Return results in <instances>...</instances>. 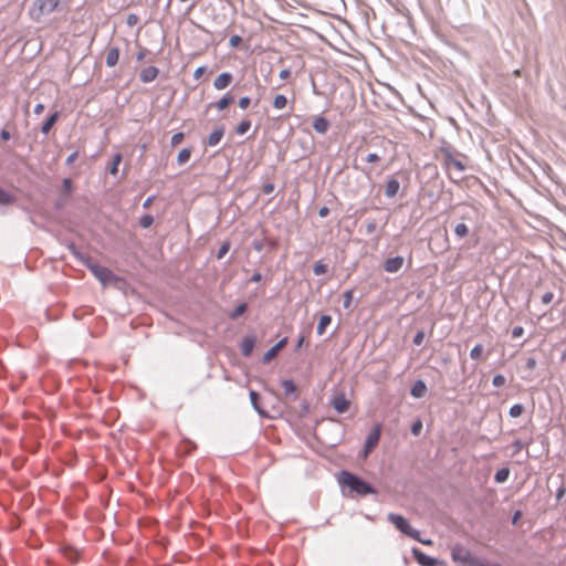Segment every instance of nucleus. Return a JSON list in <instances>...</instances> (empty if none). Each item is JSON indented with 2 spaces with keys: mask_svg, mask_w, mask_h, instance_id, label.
Listing matches in <instances>:
<instances>
[{
  "mask_svg": "<svg viewBox=\"0 0 566 566\" xmlns=\"http://www.w3.org/2000/svg\"><path fill=\"white\" fill-rule=\"evenodd\" d=\"M338 483L343 490L348 489L350 493L359 496L377 493V490L370 483L346 470L339 472Z\"/></svg>",
  "mask_w": 566,
  "mask_h": 566,
  "instance_id": "nucleus-1",
  "label": "nucleus"
},
{
  "mask_svg": "<svg viewBox=\"0 0 566 566\" xmlns=\"http://www.w3.org/2000/svg\"><path fill=\"white\" fill-rule=\"evenodd\" d=\"M60 0H35L29 9L31 20L39 22L43 15H48L55 11Z\"/></svg>",
  "mask_w": 566,
  "mask_h": 566,
  "instance_id": "nucleus-2",
  "label": "nucleus"
},
{
  "mask_svg": "<svg viewBox=\"0 0 566 566\" xmlns=\"http://www.w3.org/2000/svg\"><path fill=\"white\" fill-rule=\"evenodd\" d=\"M82 264L86 266L103 285H107L115 280L114 273L108 268L102 266L90 256L85 259Z\"/></svg>",
  "mask_w": 566,
  "mask_h": 566,
  "instance_id": "nucleus-3",
  "label": "nucleus"
},
{
  "mask_svg": "<svg viewBox=\"0 0 566 566\" xmlns=\"http://www.w3.org/2000/svg\"><path fill=\"white\" fill-rule=\"evenodd\" d=\"M387 518L403 535L412 539H419V531L413 528L403 515L389 513Z\"/></svg>",
  "mask_w": 566,
  "mask_h": 566,
  "instance_id": "nucleus-4",
  "label": "nucleus"
},
{
  "mask_svg": "<svg viewBox=\"0 0 566 566\" xmlns=\"http://www.w3.org/2000/svg\"><path fill=\"white\" fill-rule=\"evenodd\" d=\"M451 558L460 566H476L478 564V558L461 544H455L451 548Z\"/></svg>",
  "mask_w": 566,
  "mask_h": 566,
  "instance_id": "nucleus-5",
  "label": "nucleus"
},
{
  "mask_svg": "<svg viewBox=\"0 0 566 566\" xmlns=\"http://www.w3.org/2000/svg\"><path fill=\"white\" fill-rule=\"evenodd\" d=\"M411 553L413 558L420 566H438L442 564L441 560H439L436 557L427 555L418 547H412Z\"/></svg>",
  "mask_w": 566,
  "mask_h": 566,
  "instance_id": "nucleus-6",
  "label": "nucleus"
},
{
  "mask_svg": "<svg viewBox=\"0 0 566 566\" xmlns=\"http://www.w3.org/2000/svg\"><path fill=\"white\" fill-rule=\"evenodd\" d=\"M381 434V426L376 424L373 430L368 433L365 440V454L367 455L379 442Z\"/></svg>",
  "mask_w": 566,
  "mask_h": 566,
  "instance_id": "nucleus-7",
  "label": "nucleus"
},
{
  "mask_svg": "<svg viewBox=\"0 0 566 566\" xmlns=\"http://www.w3.org/2000/svg\"><path fill=\"white\" fill-rule=\"evenodd\" d=\"M331 403L337 413H345L350 406V401L346 398L344 392L335 395L332 398Z\"/></svg>",
  "mask_w": 566,
  "mask_h": 566,
  "instance_id": "nucleus-8",
  "label": "nucleus"
},
{
  "mask_svg": "<svg viewBox=\"0 0 566 566\" xmlns=\"http://www.w3.org/2000/svg\"><path fill=\"white\" fill-rule=\"evenodd\" d=\"M403 263H405L403 256L396 255L392 258H388L384 262V270L388 273H397L401 270V268L403 266Z\"/></svg>",
  "mask_w": 566,
  "mask_h": 566,
  "instance_id": "nucleus-9",
  "label": "nucleus"
},
{
  "mask_svg": "<svg viewBox=\"0 0 566 566\" xmlns=\"http://www.w3.org/2000/svg\"><path fill=\"white\" fill-rule=\"evenodd\" d=\"M255 343H256V337L254 335L247 334L245 336H243L241 344H240L241 354L244 357L251 356V354L253 353V349L255 347Z\"/></svg>",
  "mask_w": 566,
  "mask_h": 566,
  "instance_id": "nucleus-10",
  "label": "nucleus"
},
{
  "mask_svg": "<svg viewBox=\"0 0 566 566\" xmlns=\"http://www.w3.org/2000/svg\"><path fill=\"white\" fill-rule=\"evenodd\" d=\"M287 344V337H283L281 338L275 345H273L270 349H268L265 352V354L263 355L262 357V361L263 363H269L271 361L273 358L276 357V355L279 354V352L285 347V345Z\"/></svg>",
  "mask_w": 566,
  "mask_h": 566,
  "instance_id": "nucleus-11",
  "label": "nucleus"
},
{
  "mask_svg": "<svg viewBox=\"0 0 566 566\" xmlns=\"http://www.w3.org/2000/svg\"><path fill=\"white\" fill-rule=\"evenodd\" d=\"M233 80V75L230 72H222L213 81V87L218 91L227 88Z\"/></svg>",
  "mask_w": 566,
  "mask_h": 566,
  "instance_id": "nucleus-12",
  "label": "nucleus"
},
{
  "mask_svg": "<svg viewBox=\"0 0 566 566\" xmlns=\"http://www.w3.org/2000/svg\"><path fill=\"white\" fill-rule=\"evenodd\" d=\"M249 397H250L251 405H252L253 409L258 412V415L262 418H270L269 412L260 406V402H259L260 394L255 390H250Z\"/></svg>",
  "mask_w": 566,
  "mask_h": 566,
  "instance_id": "nucleus-13",
  "label": "nucleus"
},
{
  "mask_svg": "<svg viewBox=\"0 0 566 566\" xmlns=\"http://www.w3.org/2000/svg\"><path fill=\"white\" fill-rule=\"evenodd\" d=\"M427 390H428V388H427L426 382L422 379H417L410 388V395L413 398L420 399L426 396Z\"/></svg>",
  "mask_w": 566,
  "mask_h": 566,
  "instance_id": "nucleus-14",
  "label": "nucleus"
},
{
  "mask_svg": "<svg viewBox=\"0 0 566 566\" xmlns=\"http://www.w3.org/2000/svg\"><path fill=\"white\" fill-rule=\"evenodd\" d=\"M159 74V70L156 66L144 67L139 73V80L143 83L153 82Z\"/></svg>",
  "mask_w": 566,
  "mask_h": 566,
  "instance_id": "nucleus-15",
  "label": "nucleus"
},
{
  "mask_svg": "<svg viewBox=\"0 0 566 566\" xmlns=\"http://www.w3.org/2000/svg\"><path fill=\"white\" fill-rule=\"evenodd\" d=\"M226 128L223 125L217 126L208 136L207 145L210 147L217 146L224 135Z\"/></svg>",
  "mask_w": 566,
  "mask_h": 566,
  "instance_id": "nucleus-16",
  "label": "nucleus"
},
{
  "mask_svg": "<svg viewBox=\"0 0 566 566\" xmlns=\"http://www.w3.org/2000/svg\"><path fill=\"white\" fill-rule=\"evenodd\" d=\"M400 188V182L396 178H389L385 186V195L388 198H394L397 196Z\"/></svg>",
  "mask_w": 566,
  "mask_h": 566,
  "instance_id": "nucleus-17",
  "label": "nucleus"
},
{
  "mask_svg": "<svg viewBox=\"0 0 566 566\" xmlns=\"http://www.w3.org/2000/svg\"><path fill=\"white\" fill-rule=\"evenodd\" d=\"M60 117V112L50 114L41 126V133L48 135Z\"/></svg>",
  "mask_w": 566,
  "mask_h": 566,
  "instance_id": "nucleus-18",
  "label": "nucleus"
},
{
  "mask_svg": "<svg viewBox=\"0 0 566 566\" xmlns=\"http://www.w3.org/2000/svg\"><path fill=\"white\" fill-rule=\"evenodd\" d=\"M444 161L448 167L452 166L460 172H463L467 168L465 165L461 160L454 158L450 151L444 153Z\"/></svg>",
  "mask_w": 566,
  "mask_h": 566,
  "instance_id": "nucleus-19",
  "label": "nucleus"
},
{
  "mask_svg": "<svg viewBox=\"0 0 566 566\" xmlns=\"http://www.w3.org/2000/svg\"><path fill=\"white\" fill-rule=\"evenodd\" d=\"M329 122L324 116H317L313 122V128L317 134H325L328 130Z\"/></svg>",
  "mask_w": 566,
  "mask_h": 566,
  "instance_id": "nucleus-20",
  "label": "nucleus"
},
{
  "mask_svg": "<svg viewBox=\"0 0 566 566\" xmlns=\"http://www.w3.org/2000/svg\"><path fill=\"white\" fill-rule=\"evenodd\" d=\"M282 387L284 389L285 396H292L293 400L297 398V387L292 379H284L282 381Z\"/></svg>",
  "mask_w": 566,
  "mask_h": 566,
  "instance_id": "nucleus-21",
  "label": "nucleus"
},
{
  "mask_svg": "<svg viewBox=\"0 0 566 566\" xmlns=\"http://www.w3.org/2000/svg\"><path fill=\"white\" fill-rule=\"evenodd\" d=\"M118 60H119V49L115 48V46L111 48L106 54V61H105L106 65L108 67H113L118 63Z\"/></svg>",
  "mask_w": 566,
  "mask_h": 566,
  "instance_id": "nucleus-22",
  "label": "nucleus"
},
{
  "mask_svg": "<svg viewBox=\"0 0 566 566\" xmlns=\"http://www.w3.org/2000/svg\"><path fill=\"white\" fill-rule=\"evenodd\" d=\"M332 323V316L328 315V314H324L319 317V321H318V324H317V327H316V333L317 335H323L326 331V328L331 325Z\"/></svg>",
  "mask_w": 566,
  "mask_h": 566,
  "instance_id": "nucleus-23",
  "label": "nucleus"
},
{
  "mask_svg": "<svg viewBox=\"0 0 566 566\" xmlns=\"http://www.w3.org/2000/svg\"><path fill=\"white\" fill-rule=\"evenodd\" d=\"M234 101V97L233 95L228 92L226 93L216 104L214 106L219 109V111H223L226 109L232 102Z\"/></svg>",
  "mask_w": 566,
  "mask_h": 566,
  "instance_id": "nucleus-24",
  "label": "nucleus"
},
{
  "mask_svg": "<svg viewBox=\"0 0 566 566\" xmlns=\"http://www.w3.org/2000/svg\"><path fill=\"white\" fill-rule=\"evenodd\" d=\"M248 311V303L242 302L235 306L228 315L230 319H237Z\"/></svg>",
  "mask_w": 566,
  "mask_h": 566,
  "instance_id": "nucleus-25",
  "label": "nucleus"
},
{
  "mask_svg": "<svg viewBox=\"0 0 566 566\" xmlns=\"http://www.w3.org/2000/svg\"><path fill=\"white\" fill-rule=\"evenodd\" d=\"M66 248L69 249V251L74 255V258L80 261L81 263H83L85 261V259L88 258V255L82 253L77 247L75 245L74 242H67L66 243Z\"/></svg>",
  "mask_w": 566,
  "mask_h": 566,
  "instance_id": "nucleus-26",
  "label": "nucleus"
},
{
  "mask_svg": "<svg viewBox=\"0 0 566 566\" xmlns=\"http://www.w3.org/2000/svg\"><path fill=\"white\" fill-rule=\"evenodd\" d=\"M510 476V469L504 467L499 469L494 474V481L496 483H505Z\"/></svg>",
  "mask_w": 566,
  "mask_h": 566,
  "instance_id": "nucleus-27",
  "label": "nucleus"
},
{
  "mask_svg": "<svg viewBox=\"0 0 566 566\" xmlns=\"http://www.w3.org/2000/svg\"><path fill=\"white\" fill-rule=\"evenodd\" d=\"M191 153V147L182 148L177 155V164L180 166L185 165L190 159Z\"/></svg>",
  "mask_w": 566,
  "mask_h": 566,
  "instance_id": "nucleus-28",
  "label": "nucleus"
},
{
  "mask_svg": "<svg viewBox=\"0 0 566 566\" xmlns=\"http://www.w3.org/2000/svg\"><path fill=\"white\" fill-rule=\"evenodd\" d=\"M74 189V185L71 178H64L62 180V195L69 198Z\"/></svg>",
  "mask_w": 566,
  "mask_h": 566,
  "instance_id": "nucleus-29",
  "label": "nucleus"
},
{
  "mask_svg": "<svg viewBox=\"0 0 566 566\" xmlns=\"http://www.w3.org/2000/svg\"><path fill=\"white\" fill-rule=\"evenodd\" d=\"M15 201V197L0 187V205L7 206Z\"/></svg>",
  "mask_w": 566,
  "mask_h": 566,
  "instance_id": "nucleus-30",
  "label": "nucleus"
},
{
  "mask_svg": "<svg viewBox=\"0 0 566 566\" xmlns=\"http://www.w3.org/2000/svg\"><path fill=\"white\" fill-rule=\"evenodd\" d=\"M120 161H122V155L115 154L113 157V161L108 168V171L111 175L115 176L118 172V166H119Z\"/></svg>",
  "mask_w": 566,
  "mask_h": 566,
  "instance_id": "nucleus-31",
  "label": "nucleus"
},
{
  "mask_svg": "<svg viewBox=\"0 0 566 566\" xmlns=\"http://www.w3.org/2000/svg\"><path fill=\"white\" fill-rule=\"evenodd\" d=\"M287 104V98L283 94H279L273 99V107L276 109H283Z\"/></svg>",
  "mask_w": 566,
  "mask_h": 566,
  "instance_id": "nucleus-32",
  "label": "nucleus"
},
{
  "mask_svg": "<svg viewBox=\"0 0 566 566\" xmlns=\"http://www.w3.org/2000/svg\"><path fill=\"white\" fill-rule=\"evenodd\" d=\"M525 408L522 403H515L513 405L510 410H509V415L510 417L512 418H518L520 416H522V413L524 412Z\"/></svg>",
  "mask_w": 566,
  "mask_h": 566,
  "instance_id": "nucleus-33",
  "label": "nucleus"
},
{
  "mask_svg": "<svg viewBox=\"0 0 566 566\" xmlns=\"http://www.w3.org/2000/svg\"><path fill=\"white\" fill-rule=\"evenodd\" d=\"M251 128V120L250 119H243L240 122V124L235 127V133L238 135H244L248 133V130Z\"/></svg>",
  "mask_w": 566,
  "mask_h": 566,
  "instance_id": "nucleus-34",
  "label": "nucleus"
},
{
  "mask_svg": "<svg viewBox=\"0 0 566 566\" xmlns=\"http://www.w3.org/2000/svg\"><path fill=\"white\" fill-rule=\"evenodd\" d=\"M454 233L458 238L462 239L469 234V228L465 223H458L454 227Z\"/></svg>",
  "mask_w": 566,
  "mask_h": 566,
  "instance_id": "nucleus-35",
  "label": "nucleus"
},
{
  "mask_svg": "<svg viewBox=\"0 0 566 566\" xmlns=\"http://www.w3.org/2000/svg\"><path fill=\"white\" fill-rule=\"evenodd\" d=\"M313 272L315 275H322L327 272V264L323 261H317L313 266Z\"/></svg>",
  "mask_w": 566,
  "mask_h": 566,
  "instance_id": "nucleus-36",
  "label": "nucleus"
},
{
  "mask_svg": "<svg viewBox=\"0 0 566 566\" xmlns=\"http://www.w3.org/2000/svg\"><path fill=\"white\" fill-rule=\"evenodd\" d=\"M154 223V217L151 214H144L139 219V226L143 229L149 228Z\"/></svg>",
  "mask_w": 566,
  "mask_h": 566,
  "instance_id": "nucleus-37",
  "label": "nucleus"
},
{
  "mask_svg": "<svg viewBox=\"0 0 566 566\" xmlns=\"http://www.w3.org/2000/svg\"><path fill=\"white\" fill-rule=\"evenodd\" d=\"M482 353H483V345L482 344H476L470 352V357L472 359H480L481 356H482Z\"/></svg>",
  "mask_w": 566,
  "mask_h": 566,
  "instance_id": "nucleus-38",
  "label": "nucleus"
},
{
  "mask_svg": "<svg viewBox=\"0 0 566 566\" xmlns=\"http://www.w3.org/2000/svg\"><path fill=\"white\" fill-rule=\"evenodd\" d=\"M422 421L420 418H418L417 420H415L410 427V431L413 436H419L421 433V430H422Z\"/></svg>",
  "mask_w": 566,
  "mask_h": 566,
  "instance_id": "nucleus-39",
  "label": "nucleus"
},
{
  "mask_svg": "<svg viewBox=\"0 0 566 566\" xmlns=\"http://www.w3.org/2000/svg\"><path fill=\"white\" fill-rule=\"evenodd\" d=\"M230 242L229 241H224L220 247H219V250L217 252V259L220 260L222 259L230 250Z\"/></svg>",
  "mask_w": 566,
  "mask_h": 566,
  "instance_id": "nucleus-40",
  "label": "nucleus"
},
{
  "mask_svg": "<svg viewBox=\"0 0 566 566\" xmlns=\"http://www.w3.org/2000/svg\"><path fill=\"white\" fill-rule=\"evenodd\" d=\"M424 337H426L424 331L423 329L418 331L412 338L413 345L420 346L423 343Z\"/></svg>",
  "mask_w": 566,
  "mask_h": 566,
  "instance_id": "nucleus-41",
  "label": "nucleus"
},
{
  "mask_svg": "<svg viewBox=\"0 0 566 566\" xmlns=\"http://www.w3.org/2000/svg\"><path fill=\"white\" fill-rule=\"evenodd\" d=\"M185 138V134L182 132L175 133L171 136L170 144L172 147L179 145Z\"/></svg>",
  "mask_w": 566,
  "mask_h": 566,
  "instance_id": "nucleus-42",
  "label": "nucleus"
},
{
  "mask_svg": "<svg viewBox=\"0 0 566 566\" xmlns=\"http://www.w3.org/2000/svg\"><path fill=\"white\" fill-rule=\"evenodd\" d=\"M505 381H506V379H505L504 375H502V374H496V375L493 377V379H492V385H493L494 387H502V386H504Z\"/></svg>",
  "mask_w": 566,
  "mask_h": 566,
  "instance_id": "nucleus-43",
  "label": "nucleus"
},
{
  "mask_svg": "<svg viewBox=\"0 0 566 566\" xmlns=\"http://www.w3.org/2000/svg\"><path fill=\"white\" fill-rule=\"evenodd\" d=\"M352 301H353V291L352 290H347L344 293V301H343L344 308H349V306L352 304Z\"/></svg>",
  "mask_w": 566,
  "mask_h": 566,
  "instance_id": "nucleus-44",
  "label": "nucleus"
},
{
  "mask_svg": "<svg viewBox=\"0 0 566 566\" xmlns=\"http://www.w3.org/2000/svg\"><path fill=\"white\" fill-rule=\"evenodd\" d=\"M64 554L72 562H75L77 559V556H78V553L75 549L71 548V547L65 548L64 549Z\"/></svg>",
  "mask_w": 566,
  "mask_h": 566,
  "instance_id": "nucleus-45",
  "label": "nucleus"
},
{
  "mask_svg": "<svg viewBox=\"0 0 566 566\" xmlns=\"http://www.w3.org/2000/svg\"><path fill=\"white\" fill-rule=\"evenodd\" d=\"M138 20H139V18H138V15H137V14H135V13H129V14L126 17V23H127V25H129V27H134L135 24H137V23H138Z\"/></svg>",
  "mask_w": 566,
  "mask_h": 566,
  "instance_id": "nucleus-46",
  "label": "nucleus"
},
{
  "mask_svg": "<svg viewBox=\"0 0 566 566\" xmlns=\"http://www.w3.org/2000/svg\"><path fill=\"white\" fill-rule=\"evenodd\" d=\"M242 42V38L238 34H233L230 36L229 45L231 48H237Z\"/></svg>",
  "mask_w": 566,
  "mask_h": 566,
  "instance_id": "nucleus-47",
  "label": "nucleus"
},
{
  "mask_svg": "<svg viewBox=\"0 0 566 566\" xmlns=\"http://www.w3.org/2000/svg\"><path fill=\"white\" fill-rule=\"evenodd\" d=\"M251 103V98L249 96H242L239 102H238V106L241 108V109H245L249 107Z\"/></svg>",
  "mask_w": 566,
  "mask_h": 566,
  "instance_id": "nucleus-48",
  "label": "nucleus"
},
{
  "mask_svg": "<svg viewBox=\"0 0 566 566\" xmlns=\"http://www.w3.org/2000/svg\"><path fill=\"white\" fill-rule=\"evenodd\" d=\"M377 229V222L376 220H368L366 223V232L368 234H373Z\"/></svg>",
  "mask_w": 566,
  "mask_h": 566,
  "instance_id": "nucleus-49",
  "label": "nucleus"
},
{
  "mask_svg": "<svg viewBox=\"0 0 566 566\" xmlns=\"http://www.w3.org/2000/svg\"><path fill=\"white\" fill-rule=\"evenodd\" d=\"M554 298V294L552 292H546L542 295V303L544 305H548Z\"/></svg>",
  "mask_w": 566,
  "mask_h": 566,
  "instance_id": "nucleus-50",
  "label": "nucleus"
},
{
  "mask_svg": "<svg viewBox=\"0 0 566 566\" xmlns=\"http://www.w3.org/2000/svg\"><path fill=\"white\" fill-rule=\"evenodd\" d=\"M537 366V360L534 357H528L525 363V367L530 370L535 369Z\"/></svg>",
  "mask_w": 566,
  "mask_h": 566,
  "instance_id": "nucleus-51",
  "label": "nucleus"
},
{
  "mask_svg": "<svg viewBox=\"0 0 566 566\" xmlns=\"http://www.w3.org/2000/svg\"><path fill=\"white\" fill-rule=\"evenodd\" d=\"M274 191V184L266 182L262 186V192L264 195H271Z\"/></svg>",
  "mask_w": 566,
  "mask_h": 566,
  "instance_id": "nucleus-52",
  "label": "nucleus"
},
{
  "mask_svg": "<svg viewBox=\"0 0 566 566\" xmlns=\"http://www.w3.org/2000/svg\"><path fill=\"white\" fill-rule=\"evenodd\" d=\"M524 334V328L522 326H514L512 329V337L520 338Z\"/></svg>",
  "mask_w": 566,
  "mask_h": 566,
  "instance_id": "nucleus-53",
  "label": "nucleus"
},
{
  "mask_svg": "<svg viewBox=\"0 0 566 566\" xmlns=\"http://www.w3.org/2000/svg\"><path fill=\"white\" fill-rule=\"evenodd\" d=\"M205 72H206V66H199V67H197V69L195 70V72H193V78H195V80H199V78L202 76V74H203Z\"/></svg>",
  "mask_w": 566,
  "mask_h": 566,
  "instance_id": "nucleus-54",
  "label": "nucleus"
},
{
  "mask_svg": "<svg viewBox=\"0 0 566 566\" xmlns=\"http://www.w3.org/2000/svg\"><path fill=\"white\" fill-rule=\"evenodd\" d=\"M379 160H380V157L377 154H375V153H370L366 157V161L367 163H377Z\"/></svg>",
  "mask_w": 566,
  "mask_h": 566,
  "instance_id": "nucleus-55",
  "label": "nucleus"
},
{
  "mask_svg": "<svg viewBox=\"0 0 566 566\" xmlns=\"http://www.w3.org/2000/svg\"><path fill=\"white\" fill-rule=\"evenodd\" d=\"M77 158V151H73L72 154H70L65 160V165L66 166H70L74 163V160Z\"/></svg>",
  "mask_w": 566,
  "mask_h": 566,
  "instance_id": "nucleus-56",
  "label": "nucleus"
},
{
  "mask_svg": "<svg viewBox=\"0 0 566 566\" xmlns=\"http://www.w3.org/2000/svg\"><path fill=\"white\" fill-rule=\"evenodd\" d=\"M0 138L4 142H8L11 138V134L8 129L3 128L0 132Z\"/></svg>",
  "mask_w": 566,
  "mask_h": 566,
  "instance_id": "nucleus-57",
  "label": "nucleus"
},
{
  "mask_svg": "<svg viewBox=\"0 0 566 566\" xmlns=\"http://www.w3.org/2000/svg\"><path fill=\"white\" fill-rule=\"evenodd\" d=\"M512 446H513L515 452H517V451L522 450L526 444L523 441H521V440H515L512 443Z\"/></svg>",
  "mask_w": 566,
  "mask_h": 566,
  "instance_id": "nucleus-58",
  "label": "nucleus"
},
{
  "mask_svg": "<svg viewBox=\"0 0 566 566\" xmlns=\"http://www.w3.org/2000/svg\"><path fill=\"white\" fill-rule=\"evenodd\" d=\"M522 517V512L521 511H515L512 515V524L513 525H516L518 523V521L521 520Z\"/></svg>",
  "mask_w": 566,
  "mask_h": 566,
  "instance_id": "nucleus-59",
  "label": "nucleus"
},
{
  "mask_svg": "<svg viewBox=\"0 0 566 566\" xmlns=\"http://www.w3.org/2000/svg\"><path fill=\"white\" fill-rule=\"evenodd\" d=\"M290 75H291V71H290V69H283V70L280 72L279 77H280L281 80H286V78H289V77H290Z\"/></svg>",
  "mask_w": 566,
  "mask_h": 566,
  "instance_id": "nucleus-60",
  "label": "nucleus"
},
{
  "mask_svg": "<svg viewBox=\"0 0 566 566\" xmlns=\"http://www.w3.org/2000/svg\"><path fill=\"white\" fill-rule=\"evenodd\" d=\"M328 213H329V209H328L326 206L321 207V208L318 209V216H319L321 218H325V217H327V216H328Z\"/></svg>",
  "mask_w": 566,
  "mask_h": 566,
  "instance_id": "nucleus-61",
  "label": "nucleus"
},
{
  "mask_svg": "<svg viewBox=\"0 0 566 566\" xmlns=\"http://www.w3.org/2000/svg\"><path fill=\"white\" fill-rule=\"evenodd\" d=\"M262 280V274L260 272H255L252 274V276L250 277V282H254V283H258Z\"/></svg>",
  "mask_w": 566,
  "mask_h": 566,
  "instance_id": "nucleus-62",
  "label": "nucleus"
},
{
  "mask_svg": "<svg viewBox=\"0 0 566 566\" xmlns=\"http://www.w3.org/2000/svg\"><path fill=\"white\" fill-rule=\"evenodd\" d=\"M565 492H566V490L564 486L558 488V490L556 492V499L562 500V497L565 495Z\"/></svg>",
  "mask_w": 566,
  "mask_h": 566,
  "instance_id": "nucleus-63",
  "label": "nucleus"
},
{
  "mask_svg": "<svg viewBox=\"0 0 566 566\" xmlns=\"http://www.w3.org/2000/svg\"><path fill=\"white\" fill-rule=\"evenodd\" d=\"M476 566H499L496 563L481 562L478 559Z\"/></svg>",
  "mask_w": 566,
  "mask_h": 566,
  "instance_id": "nucleus-64",
  "label": "nucleus"
}]
</instances>
